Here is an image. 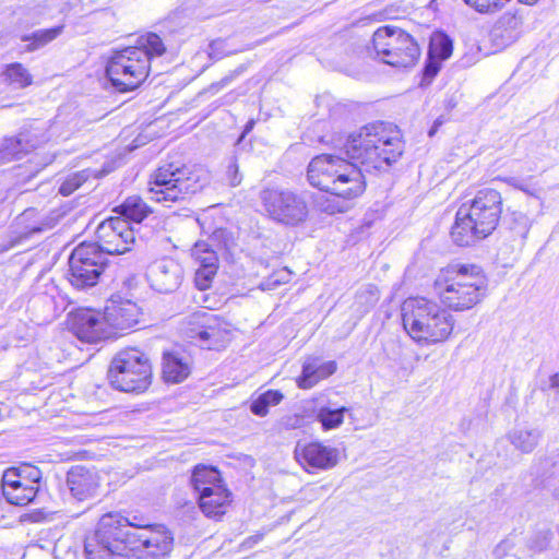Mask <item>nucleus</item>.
<instances>
[{
  "label": "nucleus",
  "mask_w": 559,
  "mask_h": 559,
  "mask_svg": "<svg viewBox=\"0 0 559 559\" xmlns=\"http://www.w3.org/2000/svg\"><path fill=\"white\" fill-rule=\"evenodd\" d=\"M343 150L357 164L333 154L311 159L307 169L309 183L343 199H355L366 189L364 171L388 169L402 156L404 143L392 123L376 121L348 135Z\"/></svg>",
  "instance_id": "f257e3e1"
},
{
  "label": "nucleus",
  "mask_w": 559,
  "mask_h": 559,
  "mask_svg": "<svg viewBox=\"0 0 559 559\" xmlns=\"http://www.w3.org/2000/svg\"><path fill=\"white\" fill-rule=\"evenodd\" d=\"M112 523L110 516L100 518L94 534L85 539L86 559H165L173 550V534L162 524L122 532L119 521L116 526Z\"/></svg>",
  "instance_id": "f03ea898"
},
{
  "label": "nucleus",
  "mask_w": 559,
  "mask_h": 559,
  "mask_svg": "<svg viewBox=\"0 0 559 559\" xmlns=\"http://www.w3.org/2000/svg\"><path fill=\"white\" fill-rule=\"evenodd\" d=\"M166 51L159 35L147 33L136 39L135 46L127 47L112 55L106 66V74L119 92L133 91L147 78L151 60Z\"/></svg>",
  "instance_id": "7ed1b4c3"
},
{
  "label": "nucleus",
  "mask_w": 559,
  "mask_h": 559,
  "mask_svg": "<svg viewBox=\"0 0 559 559\" xmlns=\"http://www.w3.org/2000/svg\"><path fill=\"white\" fill-rule=\"evenodd\" d=\"M433 289L445 307L464 311L475 307L486 296L487 277L476 264L452 263L439 271Z\"/></svg>",
  "instance_id": "20e7f679"
},
{
  "label": "nucleus",
  "mask_w": 559,
  "mask_h": 559,
  "mask_svg": "<svg viewBox=\"0 0 559 559\" xmlns=\"http://www.w3.org/2000/svg\"><path fill=\"white\" fill-rule=\"evenodd\" d=\"M502 212L501 194L495 189L478 191L471 204L463 203L455 215L451 238L457 246H469L489 236Z\"/></svg>",
  "instance_id": "39448f33"
},
{
  "label": "nucleus",
  "mask_w": 559,
  "mask_h": 559,
  "mask_svg": "<svg viewBox=\"0 0 559 559\" xmlns=\"http://www.w3.org/2000/svg\"><path fill=\"white\" fill-rule=\"evenodd\" d=\"M405 331L418 343L437 344L447 341L454 330V317L436 301L408 298L402 305Z\"/></svg>",
  "instance_id": "423d86ee"
},
{
  "label": "nucleus",
  "mask_w": 559,
  "mask_h": 559,
  "mask_svg": "<svg viewBox=\"0 0 559 559\" xmlns=\"http://www.w3.org/2000/svg\"><path fill=\"white\" fill-rule=\"evenodd\" d=\"M207 183L209 175L202 168L167 164L151 175L148 193L153 201L169 206L200 192Z\"/></svg>",
  "instance_id": "0eeeda50"
},
{
  "label": "nucleus",
  "mask_w": 559,
  "mask_h": 559,
  "mask_svg": "<svg viewBox=\"0 0 559 559\" xmlns=\"http://www.w3.org/2000/svg\"><path fill=\"white\" fill-rule=\"evenodd\" d=\"M107 378L116 390L141 393L151 384L152 367L144 353L136 348H128L120 350L112 358Z\"/></svg>",
  "instance_id": "6e6552de"
},
{
  "label": "nucleus",
  "mask_w": 559,
  "mask_h": 559,
  "mask_svg": "<svg viewBox=\"0 0 559 559\" xmlns=\"http://www.w3.org/2000/svg\"><path fill=\"white\" fill-rule=\"evenodd\" d=\"M372 47L383 63L395 68L413 67L420 57V48L414 37L394 25L379 27L373 33Z\"/></svg>",
  "instance_id": "1a4fd4ad"
},
{
  "label": "nucleus",
  "mask_w": 559,
  "mask_h": 559,
  "mask_svg": "<svg viewBox=\"0 0 559 559\" xmlns=\"http://www.w3.org/2000/svg\"><path fill=\"white\" fill-rule=\"evenodd\" d=\"M264 211L271 219L285 226H299L309 216L305 197L288 189H264L260 193Z\"/></svg>",
  "instance_id": "9d476101"
},
{
  "label": "nucleus",
  "mask_w": 559,
  "mask_h": 559,
  "mask_svg": "<svg viewBox=\"0 0 559 559\" xmlns=\"http://www.w3.org/2000/svg\"><path fill=\"white\" fill-rule=\"evenodd\" d=\"M181 332L191 342L206 349H219L230 340L228 324L205 310L188 316L183 321Z\"/></svg>",
  "instance_id": "9b49d317"
},
{
  "label": "nucleus",
  "mask_w": 559,
  "mask_h": 559,
  "mask_svg": "<svg viewBox=\"0 0 559 559\" xmlns=\"http://www.w3.org/2000/svg\"><path fill=\"white\" fill-rule=\"evenodd\" d=\"M107 264V258L95 243L79 245L69 258V282L78 289L93 287L98 283Z\"/></svg>",
  "instance_id": "f8f14e48"
},
{
  "label": "nucleus",
  "mask_w": 559,
  "mask_h": 559,
  "mask_svg": "<svg viewBox=\"0 0 559 559\" xmlns=\"http://www.w3.org/2000/svg\"><path fill=\"white\" fill-rule=\"evenodd\" d=\"M94 242L100 252L106 254H123L132 249L135 241L131 223L122 217H110L103 221L96 229Z\"/></svg>",
  "instance_id": "ddd939ff"
},
{
  "label": "nucleus",
  "mask_w": 559,
  "mask_h": 559,
  "mask_svg": "<svg viewBox=\"0 0 559 559\" xmlns=\"http://www.w3.org/2000/svg\"><path fill=\"white\" fill-rule=\"evenodd\" d=\"M150 286L162 294H169L179 288L183 280L182 266L171 258L152 262L146 271Z\"/></svg>",
  "instance_id": "4468645a"
},
{
  "label": "nucleus",
  "mask_w": 559,
  "mask_h": 559,
  "mask_svg": "<svg viewBox=\"0 0 559 559\" xmlns=\"http://www.w3.org/2000/svg\"><path fill=\"white\" fill-rule=\"evenodd\" d=\"M104 313L92 309L76 310L70 320V330L82 342L97 343L109 337Z\"/></svg>",
  "instance_id": "2eb2a0df"
},
{
  "label": "nucleus",
  "mask_w": 559,
  "mask_h": 559,
  "mask_svg": "<svg viewBox=\"0 0 559 559\" xmlns=\"http://www.w3.org/2000/svg\"><path fill=\"white\" fill-rule=\"evenodd\" d=\"M296 460L307 469L333 468L338 461V451L335 448L323 445L320 442L307 444L297 443L295 448Z\"/></svg>",
  "instance_id": "dca6fc26"
},
{
  "label": "nucleus",
  "mask_w": 559,
  "mask_h": 559,
  "mask_svg": "<svg viewBox=\"0 0 559 559\" xmlns=\"http://www.w3.org/2000/svg\"><path fill=\"white\" fill-rule=\"evenodd\" d=\"M67 485L78 500H86L96 496L99 488V475L95 468L76 465L67 474Z\"/></svg>",
  "instance_id": "f3484780"
},
{
  "label": "nucleus",
  "mask_w": 559,
  "mask_h": 559,
  "mask_svg": "<svg viewBox=\"0 0 559 559\" xmlns=\"http://www.w3.org/2000/svg\"><path fill=\"white\" fill-rule=\"evenodd\" d=\"M38 486L22 480L19 469L9 468L2 476V493L7 501L15 506H26L34 500Z\"/></svg>",
  "instance_id": "a211bd4d"
},
{
  "label": "nucleus",
  "mask_w": 559,
  "mask_h": 559,
  "mask_svg": "<svg viewBox=\"0 0 559 559\" xmlns=\"http://www.w3.org/2000/svg\"><path fill=\"white\" fill-rule=\"evenodd\" d=\"M191 255L199 263L194 276L195 286L200 290H205L211 286L216 274L218 267L217 254L206 242L199 241L193 246Z\"/></svg>",
  "instance_id": "6ab92c4d"
},
{
  "label": "nucleus",
  "mask_w": 559,
  "mask_h": 559,
  "mask_svg": "<svg viewBox=\"0 0 559 559\" xmlns=\"http://www.w3.org/2000/svg\"><path fill=\"white\" fill-rule=\"evenodd\" d=\"M106 323L117 330H128L139 322L140 309L130 300L110 299L104 312Z\"/></svg>",
  "instance_id": "aec40b11"
},
{
  "label": "nucleus",
  "mask_w": 559,
  "mask_h": 559,
  "mask_svg": "<svg viewBox=\"0 0 559 559\" xmlns=\"http://www.w3.org/2000/svg\"><path fill=\"white\" fill-rule=\"evenodd\" d=\"M335 371V361L321 362L318 358H308L302 365V371L297 379V384L304 390L311 389L320 380L330 377Z\"/></svg>",
  "instance_id": "412c9836"
},
{
  "label": "nucleus",
  "mask_w": 559,
  "mask_h": 559,
  "mask_svg": "<svg viewBox=\"0 0 559 559\" xmlns=\"http://www.w3.org/2000/svg\"><path fill=\"white\" fill-rule=\"evenodd\" d=\"M228 503L229 492L223 485L199 493V506L206 516L223 515Z\"/></svg>",
  "instance_id": "4be33fe9"
},
{
  "label": "nucleus",
  "mask_w": 559,
  "mask_h": 559,
  "mask_svg": "<svg viewBox=\"0 0 559 559\" xmlns=\"http://www.w3.org/2000/svg\"><path fill=\"white\" fill-rule=\"evenodd\" d=\"M190 373V367L176 354L167 353L163 359V376L167 382L178 383Z\"/></svg>",
  "instance_id": "5701e85b"
},
{
  "label": "nucleus",
  "mask_w": 559,
  "mask_h": 559,
  "mask_svg": "<svg viewBox=\"0 0 559 559\" xmlns=\"http://www.w3.org/2000/svg\"><path fill=\"white\" fill-rule=\"evenodd\" d=\"M191 485L193 489L198 492H204L211 487L221 486L222 479L219 472L212 467L205 465H199L193 469L191 476Z\"/></svg>",
  "instance_id": "b1692460"
},
{
  "label": "nucleus",
  "mask_w": 559,
  "mask_h": 559,
  "mask_svg": "<svg viewBox=\"0 0 559 559\" xmlns=\"http://www.w3.org/2000/svg\"><path fill=\"white\" fill-rule=\"evenodd\" d=\"M118 213L129 223H141L151 213V210L141 198L129 197L118 206Z\"/></svg>",
  "instance_id": "393cba45"
},
{
  "label": "nucleus",
  "mask_w": 559,
  "mask_h": 559,
  "mask_svg": "<svg viewBox=\"0 0 559 559\" xmlns=\"http://www.w3.org/2000/svg\"><path fill=\"white\" fill-rule=\"evenodd\" d=\"M63 31V26H55L47 29H38L31 34L21 36V40L29 41L25 47V51L32 52L45 47L47 44L55 40Z\"/></svg>",
  "instance_id": "a878e982"
},
{
  "label": "nucleus",
  "mask_w": 559,
  "mask_h": 559,
  "mask_svg": "<svg viewBox=\"0 0 559 559\" xmlns=\"http://www.w3.org/2000/svg\"><path fill=\"white\" fill-rule=\"evenodd\" d=\"M510 442L521 452L530 453L537 445L540 432L537 429L516 428L509 433Z\"/></svg>",
  "instance_id": "bb28decb"
},
{
  "label": "nucleus",
  "mask_w": 559,
  "mask_h": 559,
  "mask_svg": "<svg viewBox=\"0 0 559 559\" xmlns=\"http://www.w3.org/2000/svg\"><path fill=\"white\" fill-rule=\"evenodd\" d=\"M349 409L345 406L340 408H331L321 406L316 413V419L321 424L323 430H332L338 428L344 421V415Z\"/></svg>",
  "instance_id": "cd10ccee"
},
{
  "label": "nucleus",
  "mask_w": 559,
  "mask_h": 559,
  "mask_svg": "<svg viewBox=\"0 0 559 559\" xmlns=\"http://www.w3.org/2000/svg\"><path fill=\"white\" fill-rule=\"evenodd\" d=\"M2 75L4 81L14 88H25L33 82V76L20 62L8 64Z\"/></svg>",
  "instance_id": "c85d7f7f"
},
{
  "label": "nucleus",
  "mask_w": 559,
  "mask_h": 559,
  "mask_svg": "<svg viewBox=\"0 0 559 559\" xmlns=\"http://www.w3.org/2000/svg\"><path fill=\"white\" fill-rule=\"evenodd\" d=\"M35 146L36 144L29 140L28 134L20 133L15 138L4 140L3 154L5 157L20 159Z\"/></svg>",
  "instance_id": "c756f323"
},
{
  "label": "nucleus",
  "mask_w": 559,
  "mask_h": 559,
  "mask_svg": "<svg viewBox=\"0 0 559 559\" xmlns=\"http://www.w3.org/2000/svg\"><path fill=\"white\" fill-rule=\"evenodd\" d=\"M453 51L452 39L442 32L433 33L430 43L428 56L438 58L439 60L448 59Z\"/></svg>",
  "instance_id": "7c9ffc66"
},
{
  "label": "nucleus",
  "mask_w": 559,
  "mask_h": 559,
  "mask_svg": "<svg viewBox=\"0 0 559 559\" xmlns=\"http://www.w3.org/2000/svg\"><path fill=\"white\" fill-rule=\"evenodd\" d=\"M35 215V211L28 209L24 211L15 222V242H20L24 239L32 237L34 234L40 233L43 228L37 224H27V222L33 218Z\"/></svg>",
  "instance_id": "2f4dec72"
},
{
  "label": "nucleus",
  "mask_w": 559,
  "mask_h": 559,
  "mask_svg": "<svg viewBox=\"0 0 559 559\" xmlns=\"http://www.w3.org/2000/svg\"><path fill=\"white\" fill-rule=\"evenodd\" d=\"M506 223L512 233L513 240H520L522 243L531 228L528 217L522 212H512L506 217Z\"/></svg>",
  "instance_id": "473e14b6"
},
{
  "label": "nucleus",
  "mask_w": 559,
  "mask_h": 559,
  "mask_svg": "<svg viewBox=\"0 0 559 559\" xmlns=\"http://www.w3.org/2000/svg\"><path fill=\"white\" fill-rule=\"evenodd\" d=\"M284 395L277 390H267L252 401L250 409L257 416H265L270 406L277 405L282 402Z\"/></svg>",
  "instance_id": "72a5a7b5"
},
{
  "label": "nucleus",
  "mask_w": 559,
  "mask_h": 559,
  "mask_svg": "<svg viewBox=\"0 0 559 559\" xmlns=\"http://www.w3.org/2000/svg\"><path fill=\"white\" fill-rule=\"evenodd\" d=\"M90 177L87 170L69 175L59 188V193L67 197L80 188Z\"/></svg>",
  "instance_id": "f704fd0d"
},
{
  "label": "nucleus",
  "mask_w": 559,
  "mask_h": 559,
  "mask_svg": "<svg viewBox=\"0 0 559 559\" xmlns=\"http://www.w3.org/2000/svg\"><path fill=\"white\" fill-rule=\"evenodd\" d=\"M104 516L112 518V522H114L112 524L115 526L117 525L116 520H117V522L121 521L122 523H120L121 526H119V528H121L122 532L140 531V525H142L143 527L154 525V524L146 523L142 518H139L136 515H133L132 519L123 518L120 514H112V513L105 514Z\"/></svg>",
  "instance_id": "c9c22d12"
},
{
  "label": "nucleus",
  "mask_w": 559,
  "mask_h": 559,
  "mask_svg": "<svg viewBox=\"0 0 559 559\" xmlns=\"http://www.w3.org/2000/svg\"><path fill=\"white\" fill-rule=\"evenodd\" d=\"M509 0H464V2L480 13H492L501 9Z\"/></svg>",
  "instance_id": "e433bc0d"
},
{
  "label": "nucleus",
  "mask_w": 559,
  "mask_h": 559,
  "mask_svg": "<svg viewBox=\"0 0 559 559\" xmlns=\"http://www.w3.org/2000/svg\"><path fill=\"white\" fill-rule=\"evenodd\" d=\"M227 45L224 39L212 40L209 45L207 55L211 59L221 60L224 57L236 53L237 50H227Z\"/></svg>",
  "instance_id": "4c0bfd02"
},
{
  "label": "nucleus",
  "mask_w": 559,
  "mask_h": 559,
  "mask_svg": "<svg viewBox=\"0 0 559 559\" xmlns=\"http://www.w3.org/2000/svg\"><path fill=\"white\" fill-rule=\"evenodd\" d=\"M356 298L359 302L371 307L378 301L379 292L374 285H366L358 290Z\"/></svg>",
  "instance_id": "58836bf2"
},
{
  "label": "nucleus",
  "mask_w": 559,
  "mask_h": 559,
  "mask_svg": "<svg viewBox=\"0 0 559 559\" xmlns=\"http://www.w3.org/2000/svg\"><path fill=\"white\" fill-rule=\"evenodd\" d=\"M22 473V480L29 485L38 486V481L41 477V472L34 466H25L17 468Z\"/></svg>",
  "instance_id": "ea45409f"
},
{
  "label": "nucleus",
  "mask_w": 559,
  "mask_h": 559,
  "mask_svg": "<svg viewBox=\"0 0 559 559\" xmlns=\"http://www.w3.org/2000/svg\"><path fill=\"white\" fill-rule=\"evenodd\" d=\"M226 174H227L230 186L236 187V186L240 185L242 177L239 174V166L235 158L230 159V163L227 167Z\"/></svg>",
  "instance_id": "a19ab883"
},
{
  "label": "nucleus",
  "mask_w": 559,
  "mask_h": 559,
  "mask_svg": "<svg viewBox=\"0 0 559 559\" xmlns=\"http://www.w3.org/2000/svg\"><path fill=\"white\" fill-rule=\"evenodd\" d=\"M442 60H439L438 58H432L429 56L428 62L425 66L424 69V76L425 79L431 80L437 75V73L440 71V62Z\"/></svg>",
  "instance_id": "79ce46f5"
},
{
  "label": "nucleus",
  "mask_w": 559,
  "mask_h": 559,
  "mask_svg": "<svg viewBox=\"0 0 559 559\" xmlns=\"http://www.w3.org/2000/svg\"><path fill=\"white\" fill-rule=\"evenodd\" d=\"M236 76V73H231V74H228L226 76H224L221 81L216 82V83H213L211 86H210V90L213 91V92H217L219 91L221 88L227 86L228 84L231 83V81L235 79Z\"/></svg>",
  "instance_id": "37998d69"
},
{
  "label": "nucleus",
  "mask_w": 559,
  "mask_h": 559,
  "mask_svg": "<svg viewBox=\"0 0 559 559\" xmlns=\"http://www.w3.org/2000/svg\"><path fill=\"white\" fill-rule=\"evenodd\" d=\"M549 391L552 392L555 395L559 394V373H556L552 377H550Z\"/></svg>",
  "instance_id": "c03bdc74"
},
{
  "label": "nucleus",
  "mask_w": 559,
  "mask_h": 559,
  "mask_svg": "<svg viewBox=\"0 0 559 559\" xmlns=\"http://www.w3.org/2000/svg\"><path fill=\"white\" fill-rule=\"evenodd\" d=\"M253 126H254V120H249L245 127L241 138H243L247 133H249L253 129Z\"/></svg>",
  "instance_id": "a18cd8bd"
},
{
  "label": "nucleus",
  "mask_w": 559,
  "mask_h": 559,
  "mask_svg": "<svg viewBox=\"0 0 559 559\" xmlns=\"http://www.w3.org/2000/svg\"><path fill=\"white\" fill-rule=\"evenodd\" d=\"M518 189L519 190H522L528 194H534L533 190L531 189V187L525 182L523 181V183L521 186H518Z\"/></svg>",
  "instance_id": "49530a36"
},
{
  "label": "nucleus",
  "mask_w": 559,
  "mask_h": 559,
  "mask_svg": "<svg viewBox=\"0 0 559 559\" xmlns=\"http://www.w3.org/2000/svg\"><path fill=\"white\" fill-rule=\"evenodd\" d=\"M507 182H508L510 186H512V187H514V188H516V189H518V186H521V185L523 183V180H519V179H516V178H509V179L507 180Z\"/></svg>",
  "instance_id": "de8ad7c7"
},
{
  "label": "nucleus",
  "mask_w": 559,
  "mask_h": 559,
  "mask_svg": "<svg viewBox=\"0 0 559 559\" xmlns=\"http://www.w3.org/2000/svg\"><path fill=\"white\" fill-rule=\"evenodd\" d=\"M437 130H438L437 126L433 124L428 132L429 136H432L437 132Z\"/></svg>",
  "instance_id": "09e8293b"
},
{
  "label": "nucleus",
  "mask_w": 559,
  "mask_h": 559,
  "mask_svg": "<svg viewBox=\"0 0 559 559\" xmlns=\"http://www.w3.org/2000/svg\"><path fill=\"white\" fill-rule=\"evenodd\" d=\"M540 464H542L544 467H547V466H550V465H551V462H550L549 460H547V459H546V460H543V461L540 462Z\"/></svg>",
  "instance_id": "8fccbe9b"
},
{
  "label": "nucleus",
  "mask_w": 559,
  "mask_h": 559,
  "mask_svg": "<svg viewBox=\"0 0 559 559\" xmlns=\"http://www.w3.org/2000/svg\"><path fill=\"white\" fill-rule=\"evenodd\" d=\"M442 121H440L439 119L435 121V126H437V128H439V126H441Z\"/></svg>",
  "instance_id": "3c124183"
},
{
  "label": "nucleus",
  "mask_w": 559,
  "mask_h": 559,
  "mask_svg": "<svg viewBox=\"0 0 559 559\" xmlns=\"http://www.w3.org/2000/svg\"><path fill=\"white\" fill-rule=\"evenodd\" d=\"M266 288L269 289V288H270V286L263 283V284H262V289H266Z\"/></svg>",
  "instance_id": "603ef678"
}]
</instances>
